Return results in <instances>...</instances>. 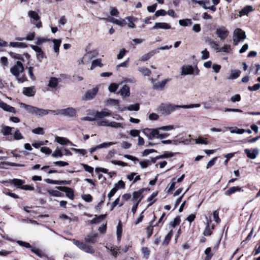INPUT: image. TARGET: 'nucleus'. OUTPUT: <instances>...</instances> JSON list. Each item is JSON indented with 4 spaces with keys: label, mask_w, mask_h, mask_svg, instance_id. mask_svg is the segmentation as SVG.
Segmentation results:
<instances>
[{
    "label": "nucleus",
    "mask_w": 260,
    "mask_h": 260,
    "mask_svg": "<svg viewBox=\"0 0 260 260\" xmlns=\"http://www.w3.org/2000/svg\"><path fill=\"white\" fill-rule=\"evenodd\" d=\"M103 64L101 62V59H96L92 61L90 70H92L96 67H102Z\"/></svg>",
    "instance_id": "obj_33"
},
{
    "label": "nucleus",
    "mask_w": 260,
    "mask_h": 260,
    "mask_svg": "<svg viewBox=\"0 0 260 260\" xmlns=\"http://www.w3.org/2000/svg\"><path fill=\"white\" fill-rule=\"evenodd\" d=\"M28 15L30 18L31 22L35 25L38 28L42 27V22L40 20V17L38 14L35 11H29L28 12Z\"/></svg>",
    "instance_id": "obj_4"
},
{
    "label": "nucleus",
    "mask_w": 260,
    "mask_h": 260,
    "mask_svg": "<svg viewBox=\"0 0 260 260\" xmlns=\"http://www.w3.org/2000/svg\"><path fill=\"white\" fill-rule=\"evenodd\" d=\"M141 251L143 256L146 258H148L150 255V250L147 247H142L141 248Z\"/></svg>",
    "instance_id": "obj_49"
},
{
    "label": "nucleus",
    "mask_w": 260,
    "mask_h": 260,
    "mask_svg": "<svg viewBox=\"0 0 260 260\" xmlns=\"http://www.w3.org/2000/svg\"><path fill=\"white\" fill-rule=\"evenodd\" d=\"M178 23L181 26H187L192 24V21L190 19H180Z\"/></svg>",
    "instance_id": "obj_35"
},
{
    "label": "nucleus",
    "mask_w": 260,
    "mask_h": 260,
    "mask_svg": "<svg viewBox=\"0 0 260 260\" xmlns=\"http://www.w3.org/2000/svg\"><path fill=\"white\" fill-rule=\"evenodd\" d=\"M219 213L217 210L214 211L213 213V216L214 220L218 223L220 222V219L219 217Z\"/></svg>",
    "instance_id": "obj_61"
},
{
    "label": "nucleus",
    "mask_w": 260,
    "mask_h": 260,
    "mask_svg": "<svg viewBox=\"0 0 260 260\" xmlns=\"http://www.w3.org/2000/svg\"><path fill=\"white\" fill-rule=\"evenodd\" d=\"M106 214H102L99 216L96 215L95 217L90 221V223H91V224L98 223L100 222L101 220L104 219L106 217Z\"/></svg>",
    "instance_id": "obj_32"
},
{
    "label": "nucleus",
    "mask_w": 260,
    "mask_h": 260,
    "mask_svg": "<svg viewBox=\"0 0 260 260\" xmlns=\"http://www.w3.org/2000/svg\"><path fill=\"white\" fill-rule=\"evenodd\" d=\"M97 237L98 234L91 233L85 237V240L86 243L94 244L96 241Z\"/></svg>",
    "instance_id": "obj_20"
},
{
    "label": "nucleus",
    "mask_w": 260,
    "mask_h": 260,
    "mask_svg": "<svg viewBox=\"0 0 260 260\" xmlns=\"http://www.w3.org/2000/svg\"><path fill=\"white\" fill-rule=\"evenodd\" d=\"M144 190L145 188H142L139 190L138 191H134L133 193L132 201H137V203H138V204H139L142 199L143 198V196L142 193Z\"/></svg>",
    "instance_id": "obj_13"
},
{
    "label": "nucleus",
    "mask_w": 260,
    "mask_h": 260,
    "mask_svg": "<svg viewBox=\"0 0 260 260\" xmlns=\"http://www.w3.org/2000/svg\"><path fill=\"white\" fill-rule=\"evenodd\" d=\"M241 72L239 70H232L230 75L228 78V79H236L239 77Z\"/></svg>",
    "instance_id": "obj_31"
},
{
    "label": "nucleus",
    "mask_w": 260,
    "mask_h": 260,
    "mask_svg": "<svg viewBox=\"0 0 260 260\" xmlns=\"http://www.w3.org/2000/svg\"><path fill=\"white\" fill-rule=\"evenodd\" d=\"M17 243L19 244V245H20L21 246L25 247L26 248H30V249L32 248V247L31 246L30 244L28 243L23 242L22 241H20V240L17 241Z\"/></svg>",
    "instance_id": "obj_55"
},
{
    "label": "nucleus",
    "mask_w": 260,
    "mask_h": 260,
    "mask_svg": "<svg viewBox=\"0 0 260 260\" xmlns=\"http://www.w3.org/2000/svg\"><path fill=\"white\" fill-rule=\"evenodd\" d=\"M118 85L116 83H111L108 87L109 90L111 92H115L118 88Z\"/></svg>",
    "instance_id": "obj_57"
},
{
    "label": "nucleus",
    "mask_w": 260,
    "mask_h": 260,
    "mask_svg": "<svg viewBox=\"0 0 260 260\" xmlns=\"http://www.w3.org/2000/svg\"><path fill=\"white\" fill-rule=\"evenodd\" d=\"M30 47L36 52L37 59L40 62L42 61V59L44 57V53L42 49L36 45H30Z\"/></svg>",
    "instance_id": "obj_12"
},
{
    "label": "nucleus",
    "mask_w": 260,
    "mask_h": 260,
    "mask_svg": "<svg viewBox=\"0 0 260 260\" xmlns=\"http://www.w3.org/2000/svg\"><path fill=\"white\" fill-rule=\"evenodd\" d=\"M105 103L106 106H109L111 105H115L117 106L116 108L118 107H120L119 105V101L118 100L109 99L105 101Z\"/></svg>",
    "instance_id": "obj_30"
},
{
    "label": "nucleus",
    "mask_w": 260,
    "mask_h": 260,
    "mask_svg": "<svg viewBox=\"0 0 260 260\" xmlns=\"http://www.w3.org/2000/svg\"><path fill=\"white\" fill-rule=\"evenodd\" d=\"M12 128L9 126L2 125L1 132L4 136H8L12 134Z\"/></svg>",
    "instance_id": "obj_27"
},
{
    "label": "nucleus",
    "mask_w": 260,
    "mask_h": 260,
    "mask_svg": "<svg viewBox=\"0 0 260 260\" xmlns=\"http://www.w3.org/2000/svg\"><path fill=\"white\" fill-rule=\"evenodd\" d=\"M253 11V8L251 6H247L243 8L239 12L238 16L241 17L243 15H247L249 12Z\"/></svg>",
    "instance_id": "obj_25"
},
{
    "label": "nucleus",
    "mask_w": 260,
    "mask_h": 260,
    "mask_svg": "<svg viewBox=\"0 0 260 260\" xmlns=\"http://www.w3.org/2000/svg\"><path fill=\"white\" fill-rule=\"evenodd\" d=\"M244 152L248 157H249L250 159H254L258 154L259 150L257 148H254L252 150V151L249 149H245L244 150Z\"/></svg>",
    "instance_id": "obj_15"
},
{
    "label": "nucleus",
    "mask_w": 260,
    "mask_h": 260,
    "mask_svg": "<svg viewBox=\"0 0 260 260\" xmlns=\"http://www.w3.org/2000/svg\"><path fill=\"white\" fill-rule=\"evenodd\" d=\"M208 44L210 45V46L214 48L216 52L218 50V43L214 41L211 40V39H209L208 41Z\"/></svg>",
    "instance_id": "obj_45"
},
{
    "label": "nucleus",
    "mask_w": 260,
    "mask_h": 260,
    "mask_svg": "<svg viewBox=\"0 0 260 260\" xmlns=\"http://www.w3.org/2000/svg\"><path fill=\"white\" fill-rule=\"evenodd\" d=\"M181 75L183 76L192 75L194 74V69L191 66L184 65L181 67Z\"/></svg>",
    "instance_id": "obj_11"
},
{
    "label": "nucleus",
    "mask_w": 260,
    "mask_h": 260,
    "mask_svg": "<svg viewBox=\"0 0 260 260\" xmlns=\"http://www.w3.org/2000/svg\"><path fill=\"white\" fill-rule=\"evenodd\" d=\"M21 106L24 108L28 113L40 116H43L50 113L54 114L56 113V111L55 110L41 109L24 103H21Z\"/></svg>",
    "instance_id": "obj_1"
},
{
    "label": "nucleus",
    "mask_w": 260,
    "mask_h": 260,
    "mask_svg": "<svg viewBox=\"0 0 260 260\" xmlns=\"http://www.w3.org/2000/svg\"><path fill=\"white\" fill-rule=\"evenodd\" d=\"M153 220H152L150 222L149 225L147 228V237L149 238L152 234V232L153 230Z\"/></svg>",
    "instance_id": "obj_42"
},
{
    "label": "nucleus",
    "mask_w": 260,
    "mask_h": 260,
    "mask_svg": "<svg viewBox=\"0 0 260 260\" xmlns=\"http://www.w3.org/2000/svg\"><path fill=\"white\" fill-rule=\"evenodd\" d=\"M56 188L60 191L65 192L66 196L70 199H74V191L72 188L66 186H57Z\"/></svg>",
    "instance_id": "obj_10"
},
{
    "label": "nucleus",
    "mask_w": 260,
    "mask_h": 260,
    "mask_svg": "<svg viewBox=\"0 0 260 260\" xmlns=\"http://www.w3.org/2000/svg\"><path fill=\"white\" fill-rule=\"evenodd\" d=\"M169 81V80L167 79L161 82H156L153 84V88L156 90H162L165 89V87Z\"/></svg>",
    "instance_id": "obj_17"
},
{
    "label": "nucleus",
    "mask_w": 260,
    "mask_h": 260,
    "mask_svg": "<svg viewBox=\"0 0 260 260\" xmlns=\"http://www.w3.org/2000/svg\"><path fill=\"white\" fill-rule=\"evenodd\" d=\"M202 53V59H207L209 57V52L207 50V49H205L201 52Z\"/></svg>",
    "instance_id": "obj_58"
},
{
    "label": "nucleus",
    "mask_w": 260,
    "mask_h": 260,
    "mask_svg": "<svg viewBox=\"0 0 260 260\" xmlns=\"http://www.w3.org/2000/svg\"><path fill=\"white\" fill-rule=\"evenodd\" d=\"M240 190L241 188L238 186L231 187L224 192V194L226 196H230L236 191H240Z\"/></svg>",
    "instance_id": "obj_34"
},
{
    "label": "nucleus",
    "mask_w": 260,
    "mask_h": 260,
    "mask_svg": "<svg viewBox=\"0 0 260 260\" xmlns=\"http://www.w3.org/2000/svg\"><path fill=\"white\" fill-rule=\"evenodd\" d=\"M126 19L129 22L128 23V26L130 28H135V24H134V22L136 21L137 20V18H135L133 16H128L126 17Z\"/></svg>",
    "instance_id": "obj_37"
},
{
    "label": "nucleus",
    "mask_w": 260,
    "mask_h": 260,
    "mask_svg": "<svg viewBox=\"0 0 260 260\" xmlns=\"http://www.w3.org/2000/svg\"><path fill=\"white\" fill-rule=\"evenodd\" d=\"M99 54L98 52L96 50H92L91 51H89L87 53L86 55H85L84 57H88L90 59L92 58L96 57Z\"/></svg>",
    "instance_id": "obj_40"
},
{
    "label": "nucleus",
    "mask_w": 260,
    "mask_h": 260,
    "mask_svg": "<svg viewBox=\"0 0 260 260\" xmlns=\"http://www.w3.org/2000/svg\"><path fill=\"white\" fill-rule=\"evenodd\" d=\"M231 50V47L230 45H225L221 48H219L217 52H229Z\"/></svg>",
    "instance_id": "obj_54"
},
{
    "label": "nucleus",
    "mask_w": 260,
    "mask_h": 260,
    "mask_svg": "<svg viewBox=\"0 0 260 260\" xmlns=\"http://www.w3.org/2000/svg\"><path fill=\"white\" fill-rule=\"evenodd\" d=\"M23 71V65L20 61H17L14 66L10 69L11 73L15 77H18Z\"/></svg>",
    "instance_id": "obj_5"
},
{
    "label": "nucleus",
    "mask_w": 260,
    "mask_h": 260,
    "mask_svg": "<svg viewBox=\"0 0 260 260\" xmlns=\"http://www.w3.org/2000/svg\"><path fill=\"white\" fill-rule=\"evenodd\" d=\"M115 24L120 26H124L126 24V22L125 20L123 19H121L119 20L116 19Z\"/></svg>",
    "instance_id": "obj_59"
},
{
    "label": "nucleus",
    "mask_w": 260,
    "mask_h": 260,
    "mask_svg": "<svg viewBox=\"0 0 260 260\" xmlns=\"http://www.w3.org/2000/svg\"><path fill=\"white\" fill-rule=\"evenodd\" d=\"M72 150L74 151V152L76 153H79L81 154L82 155H84L87 153V151L85 149H77L72 148Z\"/></svg>",
    "instance_id": "obj_56"
},
{
    "label": "nucleus",
    "mask_w": 260,
    "mask_h": 260,
    "mask_svg": "<svg viewBox=\"0 0 260 260\" xmlns=\"http://www.w3.org/2000/svg\"><path fill=\"white\" fill-rule=\"evenodd\" d=\"M59 114L66 116L73 117L76 116V111L74 108L70 107L56 111L55 114L58 115Z\"/></svg>",
    "instance_id": "obj_7"
},
{
    "label": "nucleus",
    "mask_w": 260,
    "mask_h": 260,
    "mask_svg": "<svg viewBox=\"0 0 260 260\" xmlns=\"http://www.w3.org/2000/svg\"><path fill=\"white\" fill-rule=\"evenodd\" d=\"M171 28V26L170 24L165 23V22H157L155 23V25L153 27V29H168Z\"/></svg>",
    "instance_id": "obj_23"
},
{
    "label": "nucleus",
    "mask_w": 260,
    "mask_h": 260,
    "mask_svg": "<svg viewBox=\"0 0 260 260\" xmlns=\"http://www.w3.org/2000/svg\"><path fill=\"white\" fill-rule=\"evenodd\" d=\"M52 42L54 44V51L57 54H58L59 51V47L61 42L60 40L53 39Z\"/></svg>",
    "instance_id": "obj_28"
},
{
    "label": "nucleus",
    "mask_w": 260,
    "mask_h": 260,
    "mask_svg": "<svg viewBox=\"0 0 260 260\" xmlns=\"http://www.w3.org/2000/svg\"><path fill=\"white\" fill-rule=\"evenodd\" d=\"M24 181L21 179H13L10 181V183L13 184L15 186H17L18 188H20L22 189V187L23 184L24 183Z\"/></svg>",
    "instance_id": "obj_29"
},
{
    "label": "nucleus",
    "mask_w": 260,
    "mask_h": 260,
    "mask_svg": "<svg viewBox=\"0 0 260 260\" xmlns=\"http://www.w3.org/2000/svg\"><path fill=\"white\" fill-rule=\"evenodd\" d=\"M138 71L140 72L143 76H148L151 74V71L147 68L142 67L139 68Z\"/></svg>",
    "instance_id": "obj_36"
},
{
    "label": "nucleus",
    "mask_w": 260,
    "mask_h": 260,
    "mask_svg": "<svg viewBox=\"0 0 260 260\" xmlns=\"http://www.w3.org/2000/svg\"><path fill=\"white\" fill-rule=\"evenodd\" d=\"M215 33L221 40H223L225 39L229 35V32L225 27L222 26L220 28H217Z\"/></svg>",
    "instance_id": "obj_9"
},
{
    "label": "nucleus",
    "mask_w": 260,
    "mask_h": 260,
    "mask_svg": "<svg viewBox=\"0 0 260 260\" xmlns=\"http://www.w3.org/2000/svg\"><path fill=\"white\" fill-rule=\"evenodd\" d=\"M214 229V226L212 225L211 229H210L209 223H207V226L203 232V234L205 236H209L211 235L212 232L211 230Z\"/></svg>",
    "instance_id": "obj_44"
},
{
    "label": "nucleus",
    "mask_w": 260,
    "mask_h": 260,
    "mask_svg": "<svg viewBox=\"0 0 260 260\" xmlns=\"http://www.w3.org/2000/svg\"><path fill=\"white\" fill-rule=\"evenodd\" d=\"M99 91V88L96 87L91 89L88 90L82 98L84 101H90L92 100L97 94Z\"/></svg>",
    "instance_id": "obj_8"
},
{
    "label": "nucleus",
    "mask_w": 260,
    "mask_h": 260,
    "mask_svg": "<svg viewBox=\"0 0 260 260\" xmlns=\"http://www.w3.org/2000/svg\"><path fill=\"white\" fill-rule=\"evenodd\" d=\"M158 53V49H154L147 54H144L140 58V60L145 61L148 60L151 56L155 54Z\"/></svg>",
    "instance_id": "obj_21"
},
{
    "label": "nucleus",
    "mask_w": 260,
    "mask_h": 260,
    "mask_svg": "<svg viewBox=\"0 0 260 260\" xmlns=\"http://www.w3.org/2000/svg\"><path fill=\"white\" fill-rule=\"evenodd\" d=\"M0 108L4 110L15 113L16 112L15 108L7 104L0 100Z\"/></svg>",
    "instance_id": "obj_18"
},
{
    "label": "nucleus",
    "mask_w": 260,
    "mask_h": 260,
    "mask_svg": "<svg viewBox=\"0 0 260 260\" xmlns=\"http://www.w3.org/2000/svg\"><path fill=\"white\" fill-rule=\"evenodd\" d=\"M31 251L32 252H34V253H35L36 255H37L38 256H39L40 257H42L45 256V255L44 254L42 253V252L41 251V250L37 248L32 247L31 248Z\"/></svg>",
    "instance_id": "obj_48"
},
{
    "label": "nucleus",
    "mask_w": 260,
    "mask_h": 260,
    "mask_svg": "<svg viewBox=\"0 0 260 260\" xmlns=\"http://www.w3.org/2000/svg\"><path fill=\"white\" fill-rule=\"evenodd\" d=\"M158 129L146 128L143 130V133L148 138L149 140H153L154 138L157 139L158 135Z\"/></svg>",
    "instance_id": "obj_6"
},
{
    "label": "nucleus",
    "mask_w": 260,
    "mask_h": 260,
    "mask_svg": "<svg viewBox=\"0 0 260 260\" xmlns=\"http://www.w3.org/2000/svg\"><path fill=\"white\" fill-rule=\"evenodd\" d=\"M106 248L110 250L111 251V253L112 255H113L114 257H116L117 255L118 254V251H119V249L117 248V247H113V246H106Z\"/></svg>",
    "instance_id": "obj_38"
},
{
    "label": "nucleus",
    "mask_w": 260,
    "mask_h": 260,
    "mask_svg": "<svg viewBox=\"0 0 260 260\" xmlns=\"http://www.w3.org/2000/svg\"><path fill=\"white\" fill-rule=\"evenodd\" d=\"M10 46L12 47L25 48L27 47L26 44L21 42H11Z\"/></svg>",
    "instance_id": "obj_39"
},
{
    "label": "nucleus",
    "mask_w": 260,
    "mask_h": 260,
    "mask_svg": "<svg viewBox=\"0 0 260 260\" xmlns=\"http://www.w3.org/2000/svg\"><path fill=\"white\" fill-rule=\"evenodd\" d=\"M139 108H140L139 104L138 103H136L134 105H131L128 107H123V108L118 107L117 108V109L120 111H123L126 110H128V111H137L139 110Z\"/></svg>",
    "instance_id": "obj_16"
},
{
    "label": "nucleus",
    "mask_w": 260,
    "mask_h": 260,
    "mask_svg": "<svg viewBox=\"0 0 260 260\" xmlns=\"http://www.w3.org/2000/svg\"><path fill=\"white\" fill-rule=\"evenodd\" d=\"M47 192L49 194L54 197H61L62 194L61 192L56 190H48Z\"/></svg>",
    "instance_id": "obj_51"
},
{
    "label": "nucleus",
    "mask_w": 260,
    "mask_h": 260,
    "mask_svg": "<svg viewBox=\"0 0 260 260\" xmlns=\"http://www.w3.org/2000/svg\"><path fill=\"white\" fill-rule=\"evenodd\" d=\"M82 165L86 171H87L89 173H93V168L92 167L88 166V165L84 164H82Z\"/></svg>",
    "instance_id": "obj_63"
},
{
    "label": "nucleus",
    "mask_w": 260,
    "mask_h": 260,
    "mask_svg": "<svg viewBox=\"0 0 260 260\" xmlns=\"http://www.w3.org/2000/svg\"><path fill=\"white\" fill-rule=\"evenodd\" d=\"M118 93L123 97L128 96L130 95L129 87L127 85H124L119 91Z\"/></svg>",
    "instance_id": "obj_22"
},
{
    "label": "nucleus",
    "mask_w": 260,
    "mask_h": 260,
    "mask_svg": "<svg viewBox=\"0 0 260 260\" xmlns=\"http://www.w3.org/2000/svg\"><path fill=\"white\" fill-rule=\"evenodd\" d=\"M259 88H260V84L259 83L255 84L252 86H248V89L250 91H256V90H258Z\"/></svg>",
    "instance_id": "obj_64"
},
{
    "label": "nucleus",
    "mask_w": 260,
    "mask_h": 260,
    "mask_svg": "<svg viewBox=\"0 0 260 260\" xmlns=\"http://www.w3.org/2000/svg\"><path fill=\"white\" fill-rule=\"evenodd\" d=\"M181 105H176L172 104L162 103L158 107L157 111L161 112L162 114L168 115L175 110L181 108Z\"/></svg>",
    "instance_id": "obj_2"
},
{
    "label": "nucleus",
    "mask_w": 260,
    "mask_h": 260,
    "mask_svg": "<svg viewBox=\"0 0 260 260\" xmlns=\"http://www.w3.org/2000/svg\"><path fill=\"white\" fill-rule=\"evenodd\" d=\"M233 38V44L236 46L240 42H242L246 38L245 32L240 28H236L234 31Z\"/></svg>",
    "instance_id": "obj_3"
},
{
    "label": "nucleus",
    "mask_w": 260,
    "mask_h": 260,
    "mask_svg": "<svg viewBox=\"0 0 260 260\" xmlns=\"http://www.w3.org/2000/svg\"><path fill=\"white\" fill-rule=\"evenodd\" d=\"M32 132L38 135H43L44 134V129L42 127L34 128L32 130Z\"/></svg>",
    "instance_id": "obj_60"
},
{
    "label": "nucleus",
    "mask_w": 260,
    "mask_h": 260,
    "mask_svg": "<svg viewBox=\"0 0 260 260\" xmlns=\"http://www.w3.org/2000/svg\"><path fill=\"white\" fill-rule=\"evenodd\" d=\"M114 187L116 188L117 190L119 188L123 189L125 187V183L123 181L119 180L117 183L115 184Z\"/></svg>",
    "instance_id": "obj_53"
},
{
    "label": "nucleus",
    "mask_w": 260,
    "mask_h": 260,
    "mask_svg": "<svg viewBox=\"0 0 260 260\" xmlns=\"http://www.w3.org/2000/svg\"><path fill=\"white\" fill-rule=\"evenodd\" d=\"M14 139L15 140H19L23 139V137L22 136L20 131L17 129L14 134Z\"/></svg>",
    "instance_id": "obj_50"
},
{
    "label": "nucleus",
    "mask_w": 260,
    "mask_h": 260,
    "mask_svg": "<svg viewBox=\"0 0 260 260\" xmlns=\"http://www.w3.org/2000/svg\"><path fill=\"white\" fill-rule=\"evenodd\" d=\"M55 140L57 143H58L59 144H60L61 145H64L67 144L68 143H70V144H71V145L76 146L75 145L73 144L70 141H69L66 138L60 137H56L55 138Z\"/></svg>",
    "instance_id": "obj_26"
},
{
    "label": "nucleus",
    "mask_w": 260,
    "mask_h": 260,
    "mask_svg": "<svg viewBox=\"0 0 260 260\" xmlns=\"http://www.w3.org/2000/svg\"><path fill=\"white\" fill-rule=\"evenodd\" d=\"M23 93L28 96H34L36 93L34 86L29 87H24L23 88Z\"/></svg>",
    "instance_id": "obj_19"
},
{
    "label": "nucleus",
    "mask_w": 260,
    "mask_h": 260,
    "mask_svg": "<svg viewBox=\"0 0 260 260\" xmlns=\"http://www.w3.org/2000/svg\"><path fill=\"white\" fill-rule=\"evenodd\" d=\"M157 195V192H153L151 195L147 199V201L150 202L148 206H151L156 201V199H154V198Z\"/></svg>",
    "instance_id": "obj_41"
},
{
    "label": "nucleus",
    "mask_w": 260,
    "mask_h": 260,
    "mask_svg": "<svg viewBox=\"0 0 260 260\" xmlns=\"http://www.w3.org/2000/svg\"><path fill=\"white\" fill-rule=\"evenodd\" d=\"M180 221L181 220L180 217L179 216H177L174 219L173 221L170 222V225L173 228H175L176 225L179 224Z\"/></svg>",
    "instance_id": "obj_46"
},
{
    "label": "nucleus",
    "mask_w": 260,
    "mask_h": 260,
    "mask_svg": "<svg viewBox=\"0 0 260 260\" xmlns=\"http://www.w3.org/2000/svg\"><path fill=\"white\" fill-rule=\"evenodd\" d=\"M124 125V124H123L122 123H118V122H114V121L110 122L109 124V126H110V127H112L113 128H123Z\"/></svg>",
    "instance_id": "obj_43"
},
{
    "label": "nucleus",
    "mask_w": 260,
    "mask_h": 260,
    "mask_svg": "<svg viewBox=\"0 0 260 260\" xmlns=\"http://www.w3.org/2000/svg\"><path fill=\"white\" fill-rule=\"evenodd\" d=\"M197 144H202L207 145L209 143L208 141L206 140L204 138L199 137L198 139L195 140Z\"/></svg>",
    "instance_id": "obj_52"
},
{
    "label": "nucleus",
    "mask_w": 260,
    "mask_h": 260,
    "mask_svg": "<svg viewBox=\"0 0 260 260\" xmlns=\"http://www.w3.org/2000/svg\"><path fill=\"white\" fill-rule=\"evenodd\" d=\"M112 112L108 109L105 108L101 111H96L95 113V116L98 119H101L104 117L110 116Z\"/></svg>",
    "instance_id": "obj_14"
},
{
    "label": "nucleus",
    "mask_w": 260,
    "mask_h": 260,
    "mask_svg": "<svg viewBox=\"0 0 260 260\" xmlns=\"http://www.w3.org/2000/svg\"><path fill=\"white\" fill-rule=\"evenodd\" d=\"M60 79L55 77H51L49 80L48 86L51 88H55L58 84Z\"/></svg>",
    "instance_id": "obj_24"
},
{
    "label": "nucleus",
    "mask_w": 260,
    "mask_h": 260,
    "mask_svg": "<svg viewBox=\"0 0 260 260\" xmlns=\"http://www.w3.org/2000/svg\"><path fill=\"white\" fill-rule=\"evenodd\" d=\"M40 150L42 152L48 155L52 153V150L48 147H42Z\"/></svg>",
    "instance_id": "obj_62"
},
{
    "label": "nucleus",
    "mask_w": 260,
    "mask_h": 260,
    "mask_svg": "<svg viewBox=\"0 0 260 260\" xmlns=\"http://www.w3.org/2000/svg\"><path fill=\"white\" fill-rule=\"evenodd\" d=\"M173 235V232L171 231L166 236L165 240L162 243L163 245H167L169 244L170 239Z\"/></svg>",
    "instance_id": "obj_47"
}]
</instances>
